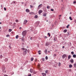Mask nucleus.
I'll use <instances>...</instances> for the list:
<instances>
[{"instance_id": "nucleus-1", "label": "nucleus", "mask_w": 76, "mask_h": 76, "mask_svg": "<svg viewBox=\"0 0 76 76\" xmlns=\"http://www.w3.org/2000/svg\"><path fill=\"white\" fill-rule=\"evenodd\" d=\"M21 50L23 51V54L24 56H25L26 55V54H27V51L28 53H29V51H30L28 49V50H27L26 49L23 48H22Z\"/></svg>"}, {"instance_id": "nucleus-2", "label": "nucleus", "mask_w": 76, "mask_h": 76, "mask_svg": "<svg viewBox=\"0 0 76 76\" xmlns=\"http://www.w3.org/2000/svg\"><path fill=\"white\" fill-rule=\"evenodd\" d=\"M26 31H24L23 32L22 35L23 37L25 36V35H26Z\"/></svg>"}, {"instance_id": "nucleus-3", "label": "nucleus", "mask_w": 76, "mask_h": 76, "mask_svg": "<svg viewBox=\"0 0 76 76\" xmlns=\"http://www.w3.org/2000/svg\"><path fill=\"white\" fill-rule=\"evenodd\" d=\"M39 21H37L35 24V26H38V25H39Z\"/></svg>"}, {"instance_id": "nucleus-4", "label": "nucleus", "mask_w": 76, "mask_h": 76, "mask_svg": "<svg viewBox=\"0 0 76 76\" xmlns=\"http://www.w3.org/2000/svg\"><path fill=\"white\" fill-rule=\"evenodd\" d=\"M2 70L3 72H4L5 73L6 72V71H4L5 70V66H3L2 67Z\"/></svg>"}, {"instance_id": "nucleus-5", "label": "nucleus", "mask_w": 76, "mask_h": 76, "mask_svg": "<svg viewBox=\"0 0 76 76\" xmlns=\"http://www.w3.org/2000/svg\"><path fill=\"white\" fill-rule=\"evenodd\" d=\"M43 11L41 10H39L38 11V13L39 15H41V14L42 12Z\"/></svg>"}, {"instance_id": "nucleus-6", "label": "nucleus", "mask_w": 76, "mask_h": 76, "mask_svg": "<svg viewBox=\"0 0 76 76\" xmlns=\"http://www.w3.org/2000/svg\"><path fill=\"white\" fill-rule=\"evenodd\" d=\"M42 6V4H40L39 5L38 7V9H39Z\"/></svg>"}, {"instance_id": "nucleus-7", "label": "nucleus", "mask_w": 76, "mask_h": 76, "mask_svg": "<svg viewBox=\"0 0 76 76\" xmlns=\"http://www.w3.org/2000/svg\"><path fill=\"white\" fill-rule=\"evenodd\" d=\"M50 45V44L48 42H46L45 44V46H48Z\"/></svg>"}, {"instance_id": "nucleus-8", "label": "nucleus", "mask_w": 76, "mask_h": 76, "mask_svg": "<svg viewBox=\"0 0 76 76\" xmlns=\"http://www.w3.org/2000/svg\"><path fill=\"white\" fill-rule=\"evenodd\" d=\"M70 62H71L72 64L73 63V62H74V60L73 59H71L70 60Z\"/></svg>"}, {"instance_id": "nucleus-9", "label": "nucleus", "mask_w": 76, "mask_h": 76, "mask_svg": "<svg viewBox=\"0 0 76 76\" xmlns=\"http://www.w3.org/2000/svg\"><path fill=\"white\" fill-rule=\"evenodd\" d=\"M66 57V54H64L62 56V58H65V57Z\"/></svg>"}, {"instance_id": "nucleus-10", "label": "nucleus", "mask_w": 76, "mask_h": 76, "mask_svg": "<svg viewBox=\"0 0 76 76\" xmlns=\"http://www.w3.org/2000/svg\"><path fill=\"white\" fill-rule=\"evenodd\" d=\"M26 12L28 13V12H30V10L28 9H26Z\"/></svg>"}, {"instance_id": "nucleus-11", "label": "nucleus", "mask_w": 76, "mask_h": 76, "mask_svg": "<svg viewBox=\"0 0 76 76\" xmlns=\"http://www.w3.org/2000/svg\"><path fill=\"white\" fill-rule=\"evenodd\" d=\"M4 61L5 62H7L8 61V58H5L4 59Z\"/></svg>"}, {"instance_id": "nucleus-12", "label": "nucleus", "mask_w": 76, "mask_h": 76, "mask_svg": "<svg viewBox=\"0 0 76 76\" xmlns=\"http://www.w3.org/2000/svg\"><path fill=\"white\" fill-rule=\"evenodd\" d=\"M27 20H25L24 21V24H26V23H27Z\"/></svg>"}, {"instance_id": "nucleus-13", "label": "nucleus", "mask_w": 76, "mask_h": 76, "mask_svg": "<svg viewBox=\"0 0 76 76\" xmlns=\"http://www.w3.org/2000/svg\"><path fill=\"white\" fill-rule=\"evenodd\" d=\"M24 40H25V39L23 38V37L21 39L22 42H24Z\"/></svg>"}, {"instance_id": "nucleus-14", "label": "nucleus", "mask_w": 76, "mask_h": 76, "mask_svg": "<svg viewBox=\"0 0 76 76\" xmlns=\"http://www.w3.org/2000/svg\"><path fill=\"white\" fill-rule=\"evenodd\" d=\"M71 58V55H69L68 56V60H69Z\"/></svg>"}, {"instance_id": "nucleus-15", "label": "nucleus", "mask_w": 76, "mask_h": 76, "mask_svg": "<svg viewBox=\"0 0 76 76\" xmlns=\"http://www.w3.org/2000/svg\"><path fill=\"white\" fill-rule=\"evenodd\" d=\"M30 72L31 73H33V70L32 69H30Z\"/></svg>"}, {"instance_id": "nucleus-16", "label": "nucleus", "mask_w": 76, "mask_h": 76, "mask_svg": "<svg viewBox=\"0 0 76 76\" xmlns=\"http://www.w3.org/2000/svg\"><path fill=\"white\" fill-rule=\"evenodd\" d=\"M45 54H47V49L45 50Z\"/></svg>"}, {"instance_id": "nucleus-17", "label": "nucleus", "mask_w": 76, "mask_h": 76, "mask_svg": "<svg viewBox=\"0 0 76 76\" xmlns=\"http://www.w3.org/2000/svg\"><path fill=\"white\" fill-rule=\"evenodd\" d=\"M73 57L74 58H76V55L74 54L73 55Z\"/></svg>"}, {"instance_id": "nucleus-18", "label": "nucleus", "mask_w": 76, "mask_h": 76, "mask_svg": "<svg viewBox=\"0 0 76 76\" xmlns=\"http://www.w3.org/2000/svg\"><path fill=\"white\" fill-rule=\"evenodd\" d=\"M15 38H16V39H18V38H19V35H17L15 37Z\"/></svg>"}, {"instance_id": "nucleus-19", "label": "nucleus", "mask_w": 76, "mask_h": 76, "mask_svg": "<svg viewBox=\"0 0 76 76\" xmlns=\"http://www.w3.org/2000/svg\"><path fill=\"white\" fill-rule=\"evenodd\" d=\"M67 29H65L64 30L63 32L64 33H66V32H67Z\"/></svg>"}, {"instance_id": "nucleus-20", "label": "nucleus", "mask_w": 76, "mask_h": 76, "mask_svg": "<svg viewBox=\"0 0 76 76\" xmlns=\"http://www.w3.org/2000/svg\"><path fill=\"white\" fill-rule=\"evenodd\" d=\"M72 67H73V66L72 65V64L69 65V68H72Z\"/></svg>"}, {"instance_id": "nucleus-21", "label": "nucleus", "mask_w": 76, "mask_h": 76, "mask_svg": "<svg viewBox=\"0 0 76 76\" xmlns=\"http://www.w3.org/2000/svg\"><path fill=\"white\" fill-rule=\"evenodd\" d=\"M47 15V14L46 13H44L43 15V16H46Z\"/></svg>"}, {"instance_id": "nucleus-22", "label": "nucleus", "mask_w": 76, "mask_h": 76, "mask_svg": "<svg viewBox=\"0 0 76 76\" xmlns=\"http://www.w3.org/2000/svg\"><path fill=\"white\" fill-rule=\"evenodd\" d=\"M34 18H35V19H37V18H38V16L35 15L34 16Z\"/></svg>"}, {"instance_id": "nucleus-23", "label": "nucleus", "mask_w": 76, "mask_h": 76, "mask_svg": "<svg viewBox=\"0 0 76 76\" xmlns=\"http://www.w3.org/2000/svg\"><path fill=\"white\" fill-rule=\"evenodd\" d=\"M31 61H33L34 60V58L32 57L31 58Z\"/></svg>"}, {"instance_id": "nucleus-24", "label": "nucleus", "mask_w": 76, "mask_h": 76, "mask_svg": "<svg viewBox=\"0 0 76 76\" xmlns=\"http://www.w3.org/2000/svg\"><path fill=\"white\" fill-rule=\"evenodd\" d=\"M74 66L75 68H76V64H74Z\"/></svg>"}, {"instance_id": "nucleus-25", "label": "nucleus", "mask_w": 76, "mask_h": 76, "mask_svg": "<svg viewBox=\"0 0 76 76\" xmlns=\"http://www.w3.org/2000/svg\"><path fill=\"white\" fill-rule=\"evenodd\" d=\"M43 61H45V59L44 58H42V59Z\"/></svg>"}, {"instance_id": "nucleus-26", "label": "nucleus", "mask_w": 76, "mask_h": 76, "mask_svg": "<svg viewBox=\"0 0 76 76\" xmlns=\"http://www.w3.org/2000/svg\"><path fill=\"white\" fill-rule=\"evenodd\" d=\"M12 31V30L10 29L9 30V32H10Z\"/></svg>"}, {"instance_id": "nucleus-27", "label": "nucleus", "mask_w": 76, "mask_h": 76, "mask_svg": "<svg viewBox=\"0 0 76 76\" xmlns=\"http://www.w3.org/2000/svg\"><path fill=\"white\" fill-rule=\"evenodd\" d=\"M71 54H72V55H73V54H74V52H71Z\"/></svg>"}, {"instance_id": "nucleus-28", "label": "nucleus", "mask_w": 76, "mask_h": 76, "mask_svg": "<svg viewBox=\"0 0 76 76\" xmlns=\"http://www.w3.org/2000/svg\"><path fill=\"white\" fill-rule=\"evenodd\" d=\"M34 7V6H32V5H30V8L31 9V8H33Z\"/></svg>"}, {"instance_id": "nucleus-29", "label": "nucleus", "mask_w": 76, "mask_h": 76, "mask_svg": "<svg viewBox=\"0 0 76 76\" xmlns=\"http://www.w3.org/2000/svg\"><path fill=\"white\" fill-rule=\"evenodd\" d=\"M48 57H47V56H46V57H45V59H46V60H48Z\"/></svg>"}, {"instance_id": "nucleus-30", "label": "nucleus", "mask_w": 76, "mask_h": 76, "mask_svg": "<svg viewBox=\"0 0 76 76\" xmlns=\"http://www.w3.org/2000/svg\"><path fill=\"white\" fill-rule=\"evenodd\" d=\"M72 45V44H71V42H70L69 43V47H70V46H71Z\"/></svg>"}, {"instance_id": "nucleus-31", "label": "nucleus", "mask_w": 76, "mask_h": 76, "mask_svg": "<svg viewBox=\"0 0 76 76\" xmlns=\"http://www.w3.org/2000/svg\"><path fill=\"white\" fill-rule=\"evenodd\" d=\"M48 70H46L45 71V72L46 73H48Z\"/></svg>"}, {"instance_id": "nucleus-32", "label": "nucleus", "mask_w": 76, "mask_h": 76, "mask_svg": "<svg viewBox=\"0 0 76 76\" xmlns=\"http://www.w3.org/2000/svg\"><path fill=\"white\" fill-rule=\"evenodd\" d=\"M69 26H70V25L69 24L68 25L66 26V28H69Z\"/></svg>"}, {"instance_id": "nucleus-33", "label": "nucleus", "mask_w": 76, "mask_h": 76, "mask_svg": "<svg viewBox=\"0 0 76 76\" xmlns=\"http://www.w3.org/2000/svg\"><path fill=\"white\" fill-rule=\"evenodd\" d=\"M38 66L39 68V67H40V64H38Z\"/></svg>"}, {"instance_id": "nucleus-34", "label": "nucleus", "mask_w": 76, "mask_h": 76, "mask_svg": "<svg viewBox=\"0 0 76 76\" xmlns=\"http://www.w3.org/2000/svg\"><path fill=\"white\" fill-rule=\"evenodd\" d=\"M61 66V63H59L58 64V66Z\"/></svg>"}, {"instance_id": "nucleus-35", "label": "nucleus", "mask_w": 76, "mask_h": 76, "mask_svg": "<svg viewBox=\"0 0 76 76\" xmlns=\"http://www.w3.org/2000/svg\"><path fill=\"white\" fill-rule=\"evenodd\" d=\"M69 19H70L71 20H72V18L71 17H69Z\"/></svg>"}, {"instance_id": "nucleus-36", "label": "nucleus", "mask_w": 76, "mask_h": 76, "mask_svg": "<svg viewBox=\"0 0 76 76\" xmlns=\"http://www.w3.org/2000/svg\"><path fill=\"white\" fill-rule=\"evenodd\" d=\"M48 35H49V37H50L51 36L50 35V33H48Z\"/></svg>"}, {"instance_id": "nucleus-37", "label": "nucleus", "mask_w": 76, "mask_h": 76, "mask_svg": "<svg viewBox=\"0 0 76 76\" xmlns=\"http://www.w3.org/2000/svg\"><path fill=\"white\" fill-rule=\"evenodd\" d=\"M54 41H57V38H56V37L55 38H54Z\"/></svg>"}, {"instance_id": "nucleus-38", "label": "nucleus", "mask_w": 76, "mask_h": 76, "mask_svg": "<svg viewBox=\"0 0 76 76\" xmlns=\"http://www.w3.org/2000/svg\"><path fill=\"white\" fill-rule=\"evenodd\" d=\"M48 38V37H46V36H44V38H45V39H47Z\"/></svg>"}, {"instance_id": "nucleus-39", "label": "nucleus", "mask_w": 76, "mask_h": 76, "mask_svg": "<svg viewBox=\"0 0 76 76\" xmlns=\"http://www.w3.org/2000/svg\"><path fill=\"white\" fill-rule=\"evenodd\" d=\"M29 14L30 15H32V14H33V12H31L29 13Z\"/></svg>"}, {"instance_id": "nucleus-40", "label": "nucleus", "mask_w": 76, "mask_h": 76, "mask_svg": "<svg viewBox=\"0 0 76 76\" xmlns=\"http://www.w3.org/2000/svg\"><path fill=\"white\" fill-rule=\"evenodd\" d=\"M33 73H34V74H37V72L35 71H34L33 72Z\"/></svg>"}, {"instance_id": "nucleus-41", "label": "nucleus", "mask_w": 76, "mask_h": 76, "mask_svg": "<svg viewBox=\"0 0 76 76\" xmlns=\"http://www.w3.org/2000/svg\"><path fill=\"white\" fill-rule=\"evenodd\" d=\"M15 21L16 22L18 23L19 21V20H16Z\"/></svg>"}, {"instance_id": "nucleus-42", "label": "nucleus", "mask_w": 76, "mask_h": 76, "mask_svg": "<svg viewBox=\"0 0 76 76\" xmlns=\"http://www.w3.org/2000/svg\"><path fill=\"white\" fill-rule=\"evenodd\" d=\"M50 8V7L48 6L47 7V9H49V8Z\"/></svg>"}, {"instance_id": "nucleus-43", "label": "nucleus", "mask_w": 76, "mask_h": 76, "mask_svg": "<svg viewBox=\"0 0 76 76\" xmlns=\"http://www.w3.org/2000/svg\"><path fill=\"white\" fill-rule=\"evenodd\" d=\"M3 57V56H2V55H1L0 56V58H2Z\"/></svg>"}, {"instance_id": "nucleus-44", "label": "nucleus", "mask_w": 76, "mask_h": 76, "mask_svg": "<svg viewBox=\"0 0 76 76\" xmlns=\"http://www.w3.org/2000/svg\"><path fill=\"white\" fill-rule=\"evenodd\" d=\"M68 34V35H69V34H70V32H69V31H68L67 32Z\"/></svg>"}, {"instance_id": "nucleus-45", "label": "nucleus", "mask_w": 76, "mask_h": 76, "mask_svg": "<svg viewBox=\"0 0 76 76\" xmlns=\"http://www.w3.org/2000/svg\"><path fill=\"white\" fill-rule=\"evenodd\" d=\"M76 3V1H74L73 2V4H75Z\"/></svg>"}, {"instance_id": "nucleus-46", "label": "nucleus", "mask_w": 76, "mask_h": 76, "mask_svg": "<svg viewBox=\"0 0 76 76\" xmlns=\"http://www.w3.org/2000/svg\"><path fill=\"white\" fill-rule=\"evenodd\" d=\"M4 10L6 11V7H4Z\"/></svg>"}, {"instance_id": "nucleus-47", "label": "nucleus", "mask_w": 76, "mask_h": 76, "mask_svg": "<svg viewBox=\"0 0 76 76\" xmlns=\"http://www.w3.org/2000/svg\"><path fill=\"white\" fill-rule=\"evenodd\" d=\"M6 37H9V35H7Z\"/></svg>"}, {"instance_id": "nucleus-48", "label": "nucleus", "mask_w": 76, "mask_h": 76, "mask_svg": "<svg viewBox=\"0 0 76 76\" xmlns=\"http://www.w3.org/2000/svg\"><path fill=\"white\" fill-rule=\"evenodd\" d=\"M51 11H52V12H53V11H54V10L53 9H51Z\"/></svg>"}, {"instance_id": "nucleus-49", "label": "nucleus", "mask_w": 76, "mask_h": 76, "mask_svg": "<svg viewBox=\"0 0 76 76\" xmlns=\"http://www.w3.org/2000/svg\"><path fill=\"white\" fill-rule=\"evenodd\" d=\"M53 56H54V57H56V54H54L53 55Z\"/></svg>"}, {"instance_id": "nucleus-50", "label": "nucleus", "mask_w": 76, "mask_h": 76, "mask_svg": "<svg viewBox=\"0 0 76 76\" xmlns=\"http://www.w3.org/2000/svg\"><path fill=\"white\" fill-rule=\"evenodd\" d=\"M31 74H30L28 75V76H31Z\"/></svg>"}, {"instance_id": "nucleus-51", "label": "nucleus", "mask_w": 76, "mask_h": 76, "mask_svg": "<svg viewBox=\"0 0 76 76\" xmlns=\"http://www.w3.org/2000/svg\"><path fill=\"white\" fill-rule=\"evenodd\" d=\"M9 48H10V49H11L12 48V47H11V46H9Z\"/></svg>"}, {"instance_id": "nucleus-52", "label": "nucleus", "mask_w": 76, "mask_h": 76, "mask_svg": "<svg viewBox=\"0 0 76 76\" xmlns=\"http://www.w3.org/2000/svg\"><path fill=\"white\" fill-rule=\"evenodd\" d=\"M12 3L15 4V1H13Z\"/></svg>"}, {"instance_id": "nucleus-53", "label": "nucleus", "mask_w": 76, "mask_h": 76, "mask_svg": "<svg viewBox=\"0 0 76 76\" xmlns=\"http://www.w3.org/2000/svg\"><path fill=\"white\" fill-rule=\"evenodd\" d=\"M75 23H76V20H74Z\"/></svg>"}, {"instance_id": "nucleus-54", "label": "nucleus", "mask_w": 76, "mask_h": 76, "mask_svg": "<svg viewBox=\"0 0 76 76\" xmlns=\"http://www.w3.org/2000/svg\"><path fill=\"white\" fill-rule=\"evenodd\" d=\"M44 73H42V75H44Z\"/></svg>"}, {"instance_id": "nucleus-55", "label": "nucleus", "mask_w": 76, "mask_h": 76, "mask_svg": "<svg viewBox=\"0 0 76 76\" xmlns=\"http://www.w3.org/2000/svg\"><path fill=\"white\" fill-rule=\"evenodd\" d=\"M71 69H69V72H71Z\"/></svg>"}, {"instance_id": "nucleus-56", "label": "nucleus", "mask_w": 76, "mask_h": 76, "mask_svg": "<svg viewBox=\"0 0 76 76\" xmlns=\"http://www.w3.org/2000/svg\"><path fill=\"white\" fill-rule=\"evenodd\" d=\"M20 29H22V27H20Z\"/></svg>"}, {"instance_id": "nucleus-57", "label": "nucleus", "mask_w": 76, "mask_h": 76, "mask_svg": "<svg viewBox=\"0 0 76 76\" xmlns=\"http://www.w3.org/2000/svg\"><path fill=\"white\" fill-rule=\"evenodd\" d=\"M41 50H40L38 51V53H39V52H41Z\"/></svg>"}, {"instance_id": "nucleus-58", "label": "nucleus", "mask_w": 76, "mask_h": 76, "mask_svg": "<svg viewBox=\"0 0 76 76\" xmlns=\"http://www.w3.org/2000/svg\"><path fill=\"white\" fill-rule=\"evenodd\" d=\"M64 48V46H63V47H62V48Z\"/></svg>"}, {"instance_id": "nucleus-59", "label": "nucleus", "mask_w": 76, "mask_h": 76, "mask_svg": "<svg viewBox=\"0 0 76 76\" xmlns=\"http://www.w3.org/2000/svg\"><path fill=\"white\" fill-rule=\"evenodd\" d=\"M41 54V53H39V54L40 55V54Z\"/></svg>"}, {"instance_id": "nucleus-60", "label": "nucleus", "mask_w": 76, "mask_h": 76, "mask_svg": "<svg viewBox=\"0 0 76 76\" xmlns=\"http://www.w3.org/2000/svg\"><path fill=\"white\" fill-rule=\"evenodd\" d=\"M4 76H8V75H4Z\"/></svg>"}, {"instance_id": "nucleus-61", "label": "nucleus", "mask_w": 76, "mask_h": 76, "mask_svg": "<svg viewBox=\"0 0 76 76\" xmlns=\"http://www.w3.org/2000/svg\"><path fill=\"white\" fill-rule=\"evenodd\" d=\"M48 53H50V51H48Z\"/></svg>"}, {"instance_id": "nucleus-62", "label": "nucleus", "mask_w": 76, "mask_h": 76, "mask_svg": "<svg viewBox=\"0 0 76 76\" xmlns=\"http://www.w3.org/2000/svg\"><path fill=\"white\" fill-rule=\"evenodd\" d=\"M45 76H46V73H45L44 74Z\"/></svg>"}, {"instance_id": "nucleus-63", "label": "nucleus", "mask_w": 76, "mask_h": 76, "mask_svg": "<svg viewBox=\"0 0 76 76\" xmlns=\"http://www.w3.org/2000/svg\"><path fill=\"white\" fill-rule=\"evenodd\" d=\"M14 25H16V23H14Z\"/></svg>"}, {"instance_id": "nucleus-64", "label": "nucleus", "mask_w": 76, "mask_h": 76, "mask_svg": "<svg viewBox=\"0 0 76 76\" xmlns=\"http://www.w3.org/2000/svg\"><path fill=\"white\" fill-rule=\"evenodd\" d=\"M59 16H61V15H59Z\"/></svg>"}]
</instances>
